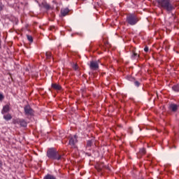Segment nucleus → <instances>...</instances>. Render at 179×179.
I'll return each mask as SVG.
<instances>
[{
	"label": "nucleus",
	"mask_w": 179,
	"mask_h": 179,
	"mask_svg": "<svg viewBox=\"0 0 179 179\" xmlns=\"http://www.w3.org/2000/svg\"><path fill=\"white\" fill-rule=\"evenodd\" d=\"M155 2L157 3L158 8L166 10V12L170 13L175 9L174 5L171 3V1L170 0H155Z\"/></svg>",
	"instance_id": "obj_1"
},
{
	"label": "nucleus",
	"mask_w": 179,
	"mask_h": 179,
	"mask_svg": "<svg viewBox=\"0 0 179 179\" xmlns=\"http://www.w3.org/2000/svg\"><path fill=\"white\" fill-rule=\"evenodd\" d=\"M47 156L52 160H65L64 155L59 154L55 148H50L47 151Z\"/></svg>",
	"instance_id": "obj_2"
},
{
	"label": "nucleus",
	"mask_w": 179,
	"mask_h": 179,
	"mask_svg": "<svg viewBox=\"0 0 179 179\" xmlns=\"http://www.w3.org/2000/svg\"><path fill=\"white\" fill-rule=\"evenodd\" d=\"M127 22L131 26H135L139 22V19L136 15L134 14H130L127 17Z\"/></svg>",
	"instance_id": "obj_3"
},
{
	"label": "nucleus",
	"mask_w": 179,
	"mask_h": 179,
	"mask_svg": "<svg viewBox=\"0 0 179 179\" xmlns=\"http://www.w3.org/2000/svg\"><path fill=\"white\" fill-rule=\"evenodd\" d=\"M24 111L25 115H29L30 117H33V115H34V110H33V108H31L29 105H27L24 106Z\"/></svg>",
	"instance_id": "obj_4"
},
{
	"label": "nucleus",
	"mask_w": 179,
	"mask_h": 179,
	"mask_svg": "<svg viewBox=\"0 0 179 179\" xmlns=\"http://www.w3.org/2000/svg\"><path fill=\"white\" fill-rule=\"evenodd\" d=\"M76 143H78V136L76 135L71 136L69 139V145L71 148H76Z\"/></svg>",
	"instance_id": "obj_5"
},
{
	"label": "nucleus",
	"mask_w": 179,
	"mask_h": 179,
	"mask_svg": "<svg viewBox=\"0 0 179 179\" xmlns=\"http://www.w3.org/2000/svg\"><path fill=\"white\" fill-rule=\"evenodd\" d=\"M13 124H20V127H27V122L23 119H17L13 120Z\"/></svg>",
	"instance_id": "obj_6"
},
{
	"label": "nucleus",
	"mask_w": 179,
	"mask_h": 179,
	"mask_svg": "<svg viewBox=\"0 0 179 179\" xmlns=\"http://www.w3.org/2000/svg\"><path fill=\"white\" fill-rule=\"evenodd\" d=\"M90 68L92 71H97V69H99V62L97 61L90 62Z\"/></svg>",
	"instance_id": "obj_7"
},
{
	"label": "nucleus",
	"mask_w": 179,
	"mask_h": 179,
	"mask_svg": "<svg viewBox=\"0 0 179 179\" xmlns=\"http://www.w3.org/2000/svg\"><path fill=\"white\" fill-rule=\"evenodd\" d=\"M146 155V150L145 148H141L139 152L137 153L138 159H141L143 155Z\"/></svg>",
	"instance_id": "obj_8"
},
{
	"label": "nucleus",
	"mask_w": 179,
	"mask_h": 179,
	"mask_svg": "<svg viewBox=\"0 0 179 179\" xmlns=\"http://www.w3.org/2000/svg\"><path fill=\"white\" fill-rule=\"evenodd\" d=\"M10 111V106L9 104L5 105L1 110V114H6V113H9Z\"/></svg>",
	"instance_id": "obj_9"
},
{
	"label": "nucleus",
	"mask_w": 179,
	"mask_h": 179,
	"mask_svg": "<svg viewBox=\"0 0 179 179\" xmlns=\"http://www.w3.org/2000/svg\"><path fill=\"white\" fill-rule=\"evenodd\" d=\"M169 108L170 110H171V111H173L174 113H176V111L178 110V106L176 103H172L169 106Z\"/></svg>",
	"instance_id": "obj_10"
},
{
	"label": "nucleus",
	"mask_w": 179,
	"mask_h": 179,
	"mask_svg": "<svg viewBox=\"0 0 179 179\" xmlns=\"http://www.w3.org/2000/svg\"><path fill=\"white\" fill-rule=\"evenodd\" d=\"M52 89H55V90H61V89H62L61 85H59L57 83L52 84Z\"/></svg>",
	"instance_id": "obj_11"
},
{
	"label": "nucleus",
	"mask_w": 179,
	"mask_h": 179,
	"mask_svg": "<svg viewBox=\"0 0 179 179\" xmlns=\"http://www.w3.org/2000/svg\"><path fill=\"white\" fill-rule=\"evenodd\" d=\"M61 13H62V15L66 16V15H68V13H69V9H68V8L63 9L61 10Z\"/></svg>",
	"instance_id": "obj_12"
},
{
	"label": "nucleus",
	"mask_w": 179,
	"mask_h": 179,
	"mask_svg": "<svg viewBox=\"0 0 179 179\" xmlns=\"http://www.w3.org/2000/svg\"><path fill=\"white\" fill-rule=\"evenodd\" d=\"M3 118H4V120H6V121H9L12 118V115L8 113L7 115H3Z\"/></svg>",
	"instance_id": "obj_13"
},
{
	"label": "nucleus",
	"mask_w": 179,
	"mask_h": 179,
	"mask_svg": "<svg viewBox=\"0 0 179 179\" xmlns=\"http://www.w3.org/2000/svg\"><path fill=\"white\" fill-rule=\"evenodd\" d=\"M131 58L133 59H138L139 58V55H138V53H136L135 52H134L133 54L131 55Z\"/></svg>",
	"instance_id": "obj_14"
},
{
	"label": "nucleus",
	"mask_w": 179,
	"mask_h": 179,
	"mask_svg": "<svg viewBox=\"0 0 179 179\" xmlns=\"http://www.w3.org/2000/svg\"><path fill=\"white\" fill-rule=\"evenodd\" d=\"M45 55L47 59H51V58H52V54L51 53V52H46Z\"/></svg>",
	"instance_id": "obj_15"
},
{
	"label": "nucleus",
	"mask_w": 179,
	"mask_h": 179,
	"mask_svg": "<svg viewBox=\"0 0 179 179\" xmlns=\"http://www.w3.org/2000/svg\"><path fill=\"white\" fill-rule=\"evenodd\" d=\"M172 89L174 92H179V85H174Z\"/></svg>",
	"instance_id": "obj_16"
},
{
	"label": "nucleus",
	"mask_w": 179,
	"mask_h": 179,
	"mask_svg": "<svg viewBox=\"0 0 179 179\" xmlns=\"http://www.w3.org/2000/svg\"><path fill=\"white\" fill-rule=\"evenodd\" d=\"M27 40L29 41H30V43H33V36H32L27 35Z\"/></svg>",
	"instance_id": "obj_17"
},
{
	"label": "nucleus",
	"mask_w": 179,
	"mask_h": 179,
	"mask_svg": "<svg viewBox=\"0 0 179 179\" xmlns=\"http://www.w3.org/2000/svg\"><path fill=\"white\" fill-rule=\"evenodd\" d=\"M73 68L75 71H78V69H79V66H78V64H73Z\"/></svg>",
	"instance_id": "obj_18"
},
{
	"label": "nucleus",
	"mask_w": 179,
	"mask_h": 179,
	"mask_svg": "<svg viewBox=\"0 0 179 179\" xmlns=\"http://www.w3.org/2000/svg\"><path fill=\"white\" fill-rule=\"evenodd\" d=\"M134 85H135V86H136L137 87H139V85H141V83H139L138 81H135V82H134Z\"/></svg>",
	"instance_id": "obj_19"
},
{
	"label": "nucleus",
	"mask_w": 179,
	"mask_h": 179,
	"mask_svg": "<svg viewBox=\"0 0 179 179\" xmlns=\"http://www.w3.org/2000/svg\"><path fill=\"white\" fill-rule=\"evenodd\" d=\"M3 99H5V96H3V94H0V101H2V100H3Z\"/></svg>",
	"instance_id": "obj_20"
},
{
	"label": "nucleus",
	"mask_w": 179,
	"mask_h": 179,
	"mask_svg": "<svg viewBox=\"0 0 179 179\" xmlns=\"http://www.w3.org/2000/svg\"><path fill=\"white\" fill-rule=\"evenodd\" d=\"M87 146H92V141H88L87 142Z\"/></svg>",
	"instance_id": "obj_21"
},
{
	"label": "nucleus",
	"mask_w": 179,
	"mask_h": 179,
	"mask_svg": "<svg viewBox=\"0 0 179 179\" xmlns=\"http://www.w3.org/2000/svg\"><path fill=\"white\" fill-rule=\"evenodd\" d=\"M44 8H45V9H49V8H50V5L45 4V5L44 6Z\"/></svg>",
	"instance_id": "obj_22"
},
{
	"label": "nucleus",
	"mask_w": 179,
	"mask_h": 179,
	"mask_svg": "<svg viewBox=\"0 0 179 179\" xmlns=\"http://www.w3.org/2000/svg\"><path fill=\"white\" fill-rule=\"evenodd\" d=\"M3 10V5L0 4V12Z\"/></svg>",
	"instance_id": "obj_23"
},
{
	"label": "nucleus",
	"mask_w": 179,
	"mask_h": 179,
	"mask_svg": "<svg viewBox=\"0 0 179 179\" xmlns=\"http://www.w3.org/2000/svg\"><path fill=\"white\" fill-rule=\"evenodd\" d=\"M144 51H145V52H148V51H149V48L145 47V48H144Z\"/></svg>",
	"instance_id": "obj_24"
},
{
	"label": "nucleus",
	"mask_w": 179,
	"mask_h": 179,
	"mask_svg": "<svg viewBox=\"0 0 179 179\" xmlns=\"http://www.w3.org/2000/svg\"><path fill=\"white\" fill-rule=\"evenodd\" d=\"M3 166L2 161H0V167Z\"/></svg>",
	"instance_id": "obj_25"
}]
</instances>
